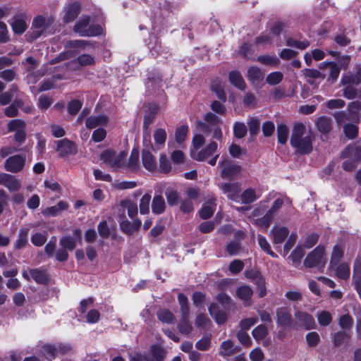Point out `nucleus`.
<instances>
[{
    "instance_id": "13",
    "label": "nucleus",
    "mask_w": 361,
    "mask_h": 361,
    "mask_svg": "<svg viewBox=\"0 0 361 361\" xmlns=\"http://www.w3.org/2000/svg\"><path fill=\"white\" fill-rule=\"evenodd\" d=\"M219 305L216 302H212L208 307V311L209 314L213 317L215 322L221 325L226 322L228 319V314L226 311L219 310Z\"/></svg>"
},
{
    "instance_id": "55",
    "label": "nucleus",
    "mask_w": 361,
    "mask_h": 361,
    "mask_svg": "<svg viewBox=\"0 0 361 361\" xmlns=\"http://www.w3.org/2000/svg\"><path fill=\"white\" fill-rule=\"evenodd\" d=\"M247 133L246 125L240 121H236L233 125V135L238 139L243 138Z\"/></svg>"
},
{
    "instance_id": "56",
    "label": "nucleus",
    "mask_w": 361,
    "mask_h": 361,
    "mask_svg": "<svg viewBox=\"0 0 361 361\" xmlns=\"http://www.w3.org/2000/svg\"><path fill=\"white\" fill-rule=\"evenodd\" d=\"M189 128L187 125H182L176 128L175 130V140L177 143H183L187 137Z\"/></svg>"
},
{
    "instance_id": "49",
    "label": "nucleus",
    "mask_w": 361,
    "mask_h": 361,
    "mask_svg": "<svg viewBox=\"0 0 361 361\" xmlns=\"http://www.w3.org/2000/svg\"><path fill=\"white\" fill-rule=\"evenodd\" d=\"M286 44L288 47H295L300 50H304L310 45V43L306 39H303L302 41H298L293 37H288L286 40Z\"/></svg>"
},
{
    "instance_id": "53",
    "label": "nucleus",
    "mask_w": 361,
    "mask_h": 361,
    "mask_svg": "<svg viewBox=\"0 0 361 361\" xmlns=\"http://www.w3.org/2000/svg\"><path fill=\"white\" fill-rule=\"evenodd\" d=\"M151 42L149 43V49L151 54L154 58H157L161 55L164 52L163 47L161 46V42L158 37H154V45L150 46Z\"/></svg>"
},
{
    "instance_id": "28",
    "label": "nucleus",
    "mask_w": 361,
    "mask_h": 361,
    "mask_svg": "<svg viewBox=\"0 0 361 361\" xmlns=\"http://www.w3.org/2000/svg\"><path fill=\"white\" fill-rule=\"evenodd\" d=\"M341 157L343 158L353 157L361 162V145H348L342 152Z\"/></svg>"
},
{
    "instance_id": "52",
    "label": "nucleus",
    "mask_w": 361,
    "mask_h": 361,
    "mask_svg": "<svg viewBox=\"0 0 361 361\" xmlns=\"http://www.w3.org/2000/svg\"><path fill=\"white\" fill-rule=\"evenodd\" d=\"M23 128H26V122L22 119H13L7 123V130L8 133L16 132Z\"/></svg>"
},
{
    "instance_id": "19",
    "label": "nucleus",
    "mask_w": 361,
    "mask_h": 361,
    "mask_svg": "<svg viewBox=\"0 0 361 361\" xmlns=\"http://www.w3.org/2000/svg\"><path fill=\"white\" fill-rule=\"evenodd\" d=\"M142 224L140 219H135L131 223L128 220H123L120 222V228L123 233L128 235H133L135 231H138Z\"/></svg>"
},
{
    "instance_id": "46",
    "label": "nucleus",
    "mask_w": 361,
    "mask_h": 361,
    "mask_svg": "<svg viewBox=\"0 0 361 361\" xmlns=\"http://www.w3.org/2000/svg\"><path fill=\"white\" fill-rule=\"evenodd\" d=\"M289 130L285 123H281L277 126V138L278 142L285 145L287 142Z\"/></svg>"
},
{
    "instance_id": "14",
    "label": "nucleus",
    "mask_w": 361,
    "mask_h": 361,
    "mask_svg": "<svg viewBox=\"0 0 361 361\" xmlns=\"http://www.w3.org/2000/svg\"><path fill=\"white\" fill-rule=\"evenodd\" d=\"M11 25L12 30L15 34L22 35L24 33L27 28V25L25 22V14H16L13 18V22Z\"/></svg>"
},
{
    "instance_id": "43",
    "label": "nucleus",
    "mask_w": 361,
    "mask_h": 361,
    "mask_svg": "<svg viewBox=\"0 0 361 361\" xmlns=\"http://www.w3.org/2000/svg\"><path fill=\"white\" fill-rule=\"evenodd\" d=\"M157 317L163 323L173 324L175 321V316L167 309H160L157 312Z\"/></svg>"
},
{
    "instance_id": "6",
    "label": "nucleus",
    "mask_w": 361,
    "mask_h": 361,
    "mask_svg": "<svg viewBox=\"0 0 361 361\" xmlns=\"http://www.w3.org/2000/svg\"><path fill=\"white\" fill-rule=\"evenodd\" d=\"M276 323L278 326L286 329L293 327V320L290 310L286 307L276 309Z\"/></svg>"
},
{
    "instance_id": "60",
    "label": "nucleus",
    "mask_w": 361,
    "mask_h": 361,
    "mask_svg": "<svg viewBox=\"0 0 361 361\" xmlns=\"http://www.w3.org/2000/svg\"><path fill=\"white\" fill-rule=\"evenodd\" d=\"M258 243L260 248L267 255L273 258L278 257V255L271 250L270 245L264 236L259 235Z\"/></svg>"
},
{
    "instance_id": "17",
    "label": "nucleus",
    "mask_w": 361,
    "mask_h": 361,
    "mask_svg": "<svg viewBox=\"0 0 361 361\" xmlns=\"http://www.w3.org/2000/svg\"><path fill=\"white\" fill-rule=\"evenodd\" d=\"M80 12V5L78 2H73L69 4L65 10L63 21L69 23L75 20Z\"/></svg>"
},
{
    "instance_id": "9",
    "label": "nucleus",
    "mask_w": 361,
    "mask_h": 361,
    "mask_svg": "<svg viewBox=\"0 0 361 361\" xmlns=\"http://www.w3.org/2000/svg\"><path fill=\"white\" fill-rule=\"evenodd\" d=\"M290 145L295 149L296 152L301 154H309L312 152V137L307 135Z\"/></svg>"
},
{
    "instance_id": "2",
    "label": "nucleus",
    "mask_w": 361,
    "mask_h": 361,
    "mask_svg": "<svg viewBox=\"0 0 361 361\" xmlns=\"http://www.w3.org/2000/svg\"><path fill=\"white\" fill-rule=\"evenodd\" d=\"M166 350L159 344H152L147 353H135L130 357L129 361H164Z\"/></svg>"
},
{
    "instance_id": "40",
    "label": "nucleus",
    "mask_w": 361,
    "mask_h": 361,
    "mask_svg": "<svg viewBox=\"0 0 361 361\" xmlns=\"http://www.w3.org/2000/svg\"><path fill=\"white\" fill-rule=\"evenodd\" d=\"M139 156L140 152L138 148L133 147L128 162L126 164V167L130 169L132 171L136 170L139 164Z\"/></svg>"
},
{
    "instance_id": "61",
    "label": "nucleus",
    "mask_w": 361,
    "mask_h": 361,
    "mask_svg": "<svg viewBox=\"0 0 361 361\" xmlns=\"http://www.w3.org/2000/svg\"><path fill=\"white\" fill-rule=\"evenodd\" d=\"M274 216L268 212L261 218L255 220V225L259 228H267L271 224Z\"/></svg>"
},
{
    "instance_id": "8",
    "label": "nucleus",
    "mask_w": 361,
    "mask_h": 361,
    "mask_svg": "<svg viewBox=\"0 0 361 361\" xmlns=\"http://www.w3.org/2000/svg\"><path fill=\"white\" fill-rule=\"evenodd\" d=\"M219 165L221 166V176L223 178H231L238 175L241 171V166L238 164H233L228 160L224 159L219 162Z\"/></svg>"
},
{
    "instance_id": "10",
    "label": "nucleus",
    "mask_w": 361,
    "mask_h": 361,
    "mask_svg": "<svg viewBox=\"0 0 361 361\" xmlns=\"http://www.w3.org/2000/svg\"><path fill=\"white\" fill-rule=\"evenodd\" d=\"M0 185L5 186L11 192L18 191L21 183L14 176L2 173H0Z\"/></svg>"
},
{
    "instance_id": "54",
    "label": "nucleus",
    "mask_w": 361,
    "mask_h": 361,
    "mask_svg": "<svg viewBox=\"0 0 361 361\" xmlns=\"http://www.w3.org/2000/svg\"><path fill=\"white\" fill-rule=\"evenodd\" d=\"M269 334L267 327L264 324H259L252 331V335L256 341H261L267 337Z\"/></svg>"
},
{
    "instance_id": "57",
    "label": "nucleus",
    "mask_w": 361,
    "mask_h": 361,
    "mask_svg": "<svg viewBox=\"0 0 361 361\" xmlns=\"http://www.w3.org/2000/svg\"><path fill=\"white\" fill-rule=\"evenodd\" d=\"M75 55V51H72V50H67V51H62L59 54H58L56 57L51 59L49 61V64L54 65L61 61L70 59L74 57Z\"/></svg>"
},
{
    "instance_id": "34",
    "label": "nucleus",
    "mask_w": 361,
    "mask_h": 361,
    "mask_svg": "<svg viewBox=\"0 0 361 361\" xmlns=\"http://www.w3.org/2000/svg\"><path fill=\"white\" fill-rule=\"evenodd\" d=\"M351 337V334L348 331H339L334 334L333 337V343L335 347H339L342 344L347 343L350 338Z\"/></svg>"
},
{
    "instance_id": "20",
    "label": "nucleus",
    "mask_w": 361,
    "mask_h": 361,
    "mask_svg": "<svg viewBox=\"0 0 361 361\" xmlns=\"http://www.w3.org/2000/svg\"><path fill=\"white\" fill-rule=\"evenodd\" d=\"M361 110V102L354 101L350 102L348 106V120L358 123L360 122Z\"/></svg>"
},
{
    "instance_id": "37",
    "label": "nucleus",
    "mask_w": 361,
    "mask_h": 361,
    "mask_svg": "<svg viewBox=\"0 0 361 361\" xmlns=\"http://www.w3.org/2000/svg\"><path fill=\"white\" fill-rule=\"evenodd\" d=\"M252 295L253 290L247 285L240 286L236 289L237 297L243 301H249Z\"/></svg>"
},
{
    "instance_id": "26",
    "label": "nucleus",
    "mask_w": 361,
    "mask_h": 361,
    "mask_svg": "<svg viewBox=\"0 0 361 361\" xmlns=\"http://www.w3.org/2000/svg\"><path fill=\"white\" fill-rule=\"evenodd\" d=\"M159 106L157 104L150 105L143 118L142 128L147 130L149 126L154 122L158 113Z\"/></svg>"
},
{
    "instance_id": "51",
    "label": "nucleus",
    "mask_w": 361,
    "mask_h": 361,
    "mask_svg": "<svg viewBox=\"0 0 361 361\" xmlns=\"http://www.w3.org/2000/svg\"><path fill=\"white\" fill-rule=\"evenodd\" d=\"M177 298L180 305V314H190V307L188 297L184 293H180L178 294Z\"/></svg>"
},
{
    "instance_id": "25",
    "label": "nucleus",
    "mask_w": 361,
    "mask_h": 361,
    "mask_svg": "<svg viewBox=\"0 0 361 361\" xmlns=\"http://www.w3.org/2000/svg\"><path fill=\"white\" fill-rule=\"evenodd\" d=\"M69 204L66 202L61 200L56 205L44 209L42 214L46 216H57L61 212L67 210Z\"/></svg>"
},
{
    "instance_id": "48",
    "label": "nucleus",
    "mask_w": 361,
    "mask_h": 361,
    "mask_svg": "<svg viewBox=\"0 0 361 361\" xmlns=\"http://www.w3.org/2000/svg\"><path fill=\"white\" fill-rule=\"evenodd\" d=\"M103 28L99 24L90 25L81 34V37H97L102 34Z\"/></svg>"
},
{
    "instance_id": "38",
    "label": "nucleus",
    "mask_w": 361,
    "mask_h": 361,
    "mask_svg": "<svg viewBox=\"0 0 361 361\" xmlns=\"http://www.w3.org/2000/svg\"><path fill=\"white\" fill-rule=\"evenodd\" d=\"M316 126L317 130L322 133H328L331 130V118L326 116H321L318 118Z\"/></svg>"
},
{
    "instance_id": "35",
    "label": "nucleus",
    "mask_w": 361,
    "mask_h": 361,
    "mask_svg": "<svg viewBox=\"0 0 361 361\" xmlns=\"http://www.w3.org/2000/svg\"><path fill=\"white\" fill-rule=\"evenodd\" d=\"M42 352L43 355L48 361H52L56 357V345L46 343L42 346Z\"/></svg>"
},
{
    "instance_id": "27",
    "label": "nucleus",
    "mask_w": 361,
    "mask_h": 361,
    "mask_svg": "<svg viewBox=\"0 0 361 361\" xmlns=\"http://www.w3.org/2000/svg\"><path fill=\"white\" fill-rule=\"evenodd\" d=\"M228 80L230 83L240 90H245L246 83L238 71H231L228 73Z\"/></svg>"
},
{
    "instance_id": "23",
    "label": "nucleus",
    "mask_w": 361,
    "mask_h": 361,
    "mask_svg": "<svg viewBox=\"0 0 361 361\" xmlns=\"http://www.w3.org/2000/svg\"><path fill=\"white\" fill-rule=\"evenodd\" d=\"M142 161L143 166L149 171L154 172L157 169L155 157L149 149H143L142 151Z\"/></svg>"
},
{
    "instance_id": "1",
    "label": "nucleus",
    "mask_w": 361,
    "mask_h": 361,
    "mask_svg": "<svg viewBox=\"0 0 361 361\" xmlns=\"http://www.w3.org/2000/svg\"><path fill=\"white\" fill-rule=\"evenodd\" d=\"M326 264L325 247L322 245H317L305 258L303 264L306 268H317L320 271Z\"/></svg>"
},
{
    "instance_id": "16",
    "label": "nucleus",
    "mask_w": 361,
    "mask_h": 361,
    "mask_svg": "<svg viewBox=\"0 0 361 361\" xmlns=\"http://www.w3.org/2000/svg\"><path fill=\"white\" fill-rule=\"evenodd\" d=\"M220 190L227 194L228 198L235 200L240 192V184L238 182L224 183L219 185Z\"/></svg>"
},
{
    "instance_id": "24",
    "label": "nucleus",
    "mask_w": 361,
    "mask_h": 361,
    "mask_svg": "<svg viewBox=\"0 0 361 361\" xmlns=\"http://www.w3.org/2000/svg\"><path fill=\"white\" fill-rule=\"evenodd\" d=\"M32 279L40 285H47L49 282V277L47 271L39 268L30 269L29 270Z\"/></svg>"
},
{
    "instance_id": "39",
    "label": "nucleus",
    "mask_w": 361,
    "mask_h": 361,
    "mask_svg": "<svg viewBox=\"0 0 361 361\" xmlns=\"http://www.w3.org/2000/svg\"><path fill=\"white\" fill-rule=\"evenodd\" d=\"M305 126L302 123H297L294 125L293 133L290 136V144L295 142L299 139L304 137L305 133Z\"/></svg>"
},
{
    "instance_id": "62",
    "label": "nucleus",
    "mask_w": 361,
    "mask_h": 361,
    "mask_svg": "<svg viewBox=\"0 0 361 361\" xmlns=\"http://www.w3.org/2000/svg\"><path fill=\"white\" fill-rule=\"evenodd\" d=\"M82 106V102L79 99L71 100L67 104V111L71 116H75Z\"/></svg>"
},
{
    "instance_id": "47",
    "label": "nucleus",
    "mask_w": 361,
    "mask_h": 361,
    "mask_svg": "<svg viewBox=\"0 0 361 361\" xmlns=\"http://www.w3.org/2000/svg\"><path fill=\"white\" fill-rule=\"evenodd\" d=\"M90 22V16H82L81 18H80L75 24L73 27V31L77 32L81 36L85 30H86Z\"/></svg>"
},
{
    "instance_id": "63",
    "label": "nucleus",
    "mask_w": 361,
    "mask_h": 361,
    "mask_svg": "<svg viewBox=\"0 0 361 361\" xmlns=\"http://www.w3.org/2000/svg\"><path fill=\"white\" fill-rule=\"evenodd\" d=\"M192 300L196 307L202 308L206 301V294L201 291H195L192 295Z\"/></svg>"
},
{
    "instance_id": "18",
    "label": "nucleus",
    "mask_w": 361,
    "mask_h": 361,
    "mask_svg": "<svg viewBox=\"0 0 361 361\" xmlns=\"http://www.w3.org/2000/svg\"><path fill=\"white\" fill-rule=\"evenodd\" d=\"M295 317L305 329L310 330L316 328L314 319L310 314L303 311H297L295 313Z\"/></svg>"
},
{
    "instance_id": "41",
    "label": "nucleus",
    "mask_w": 361,
    "mask_h": 361,
    "mask_svg": "<svg viewBox=\"0 0 361 361\" xmlns=\"http://www.w3.org/2000/svg\"><path fill=\"white\" fill-rule=\"evenodd\" d=\"M76 245L75 239L69 235H64L59 240V245L61 247L68 251H73L75 248Z\"/></svg>"
},
{
    "instance_id": "31",
    "label": "nucleus",
    "mask_w": 361,
    "mask_h": 361,
    "mask_svg": "<svg viewBox=\"0 0 361 361\" xmlns=\"http://www.w3.org/2000/svg\"><path fill=\"white\" fill-rule=\"evenodd\" d=\"M190 314L181 315V319L177 325L178 331L184 335H188L191 333L192 326L189 321Z\"/></svg>"
},
{
    "instance_id": "11",
    "label": "nucleus",
    "mask_w": 361,
    "mask_h": 361,
    "mask_svg": "<svg viewBox=\"0 0 361 361\" xmlns=\"http://www.w3.org/2000/svg\"><path fill=\"white\" fill-rule=\"evenodd\" d=\"M302 71L304 76L307 78V82L311 86L318 87L320 82L325 78V75L317 69L304 68Z\"/></svg>"
},
{
    "instance_id": "3",
    "label": "nucleus",
    "mask_w": 361,
    "mask_h": 361,
    "mask_svg": "<svg viewBox=\"0 0 361 361\" xmlns=\"http://www.w3.org/2000/svg\"><path fill=\"white\" fill-rule=\"evenodd\" d=\"M56 142V152H59V157L65 159L68 156H75L77 154L78 149L75 142L63 138L58 140Z\"/></svg>"
},
{
    "instance_id": "44",
    "label": "nucleus",
    "mask_w": 361,
    "mask_h": 361,
    "mask_svg": "<svg viewBox=\"0 0 361 361\" xmlns=\"http://www.w3.org/2000/svg\"><path fill=\"white\" fill-rule=\"evenodd\" d=\"M216 300L221 305V306L226 311H230L233 303L231 297L224 292L218 293L216 296Z\"/></svg>"
},
{
    "instance_id": "32",
    "label": "nucleus",
    "mask_w": 361,
    "mask_h": 361,
    "mask_svg": "<svg viewBox=\"0 0 361 361\" xmlns=\"http://www.w3.org/2000/svg\"><path fill=\"white\" fill-rule=\"evenodd\" d=\"M166 204L161 195H155L152 202V210L154 214H161L164 212Z\"/></svg>"
},
{
    "instance_id": "4",
    "label": "nucleus",
    "mask_w": 361,
    "mask_h": 361,
    "mask_svg": "<svg viewBox=\"0 0 361 361\" xmlns=\"http://www.w3.org/2000/svg\"><path fill=\"white\" fill-rule=\"evenodd\" d=\"M25 165V157L21 154H16L9 157L5 161L6 171L16 173L21 171Z\"/></svg>"
},
{
    "instance_id": "36",
    "label": "nucleus",
    "mask_w": 361,
    "mask_h": 361,
    "mask_svg": "<svg viewBox=\"0 0 361 361\" xmlns=\"http://www.w3.org/2000/svg\"><path fill=\"white\" fill-rule=\"evenodd\" d=\"M259 198V195H256L255 190L252 188L245 189L240 195L241 202L245 204H251Z\"/></svg>"
},
{
    "instance_id": "22",
    "label": "nucleus",
    "mask_w": 361,
    "mask_h": 361,
    "mask_svg": "<svg viewBox=\"0 0 361 361\" xmlns=\"http://www.w3.org/2000/svg\"><path fill=\"white\" fill-rule=\"evenodd\" d=\"M30 228L22 227L19 229L17 239L13 243V249L19 250L24 248L28 244V235Z\"/></svg>"
},
{
    "instance_id": "64",
    "label": "nucleus",
    "mask_w": 361,
    "mask_h": 361,
    "mask_svg": "<svg viewBox=\"0 0 361 361\" xmlns=\"http://www.w3.org/2000/svg\"><path fill=\"white\" fill-rule=\"evenodd\" d=\"M167 134L165 129L159 128L154 130V140L157 145L164 146L166 140Z\"/></svg>"
},
{
    "instance_id": "5",
    "label": "nucleus",
    "mask_w": 361,
    "mask_h": 361,
    "mask_svg": "<svg viewBox=\"0 0 361 361\" xmlns=\"http://www.w3.org/2000/svg\"><path fill=\"white\" fill-rule=\"evenodd\" d=\"M264 72L257 66H250L247 70V78L255 89L264 85Z\"/></svg>"
},
{
    "instance_id": "58",
    "label": "nucleus",
    "mask_w": 361,
    "mask_h": 361,
    "mask_svg": "<svg viewBox=\"0 0 361 361\" xmlns=\"http://www.w3.org/2000/svg\"><path fill=\"white\" fill-rule=\"evenodd\" d=\"M305 255V252L302 249V247L300 246H297L291 252L290 255V258L291 259L293 262V264L295 267H298L302 259V257Z\"/></svg>"
},
{
    "instance_id": "12",
    "label": "nucleus",
    "mask_w": 361,
    "mask_h": 361,
    "mask_svg": "<svg viewBox=\"0 0 361 361\" xmlns=\"http://www.w3.org/2000/svg\"><path fill=\"white\" fill-rule=\"evenodd\" d=\"M217 148V143L214 141H212L197 153H192V157L196 161H202L216 152Z\"/></svg>"
},
{
    "instance_id": "15",
    "label": "nucleus",
    "mask_w": 361,
    "mask_h": 361,
    "mask_svg": "<svg viewBox=\"0 0 361 361\" xmlns=\"http://www.w3.org/2000/svg\"><path fill=\"white\" fill-rule=\"evenodd\" d=\"M216 201L215 197H211L202 205L199 211V215L202 219L206 220L213 216L216 207Z\"/></svg>"
},
{
    "instance_id": "50",
    "label": "nucleus",
    "mask_w": 361,
    "mask_h": 361,
    "mask_svg": "<svg viewBox=\"0 0 361 361\" xmlns=\"http://www.w3.org/2000/svg\"><path fill=\"white\" fill-rule=\"evenodd\" d=\"M286 44L288 47H295L300 50H304L310 45V43L306 39H303L302 41H298L293 37H288L286 40Z\"/></svg>"
},
{
    "instance_id": "42",
    "label": "nucleus",
    "mask_w": 361,
    "mask_h": 361,
    "mask_svg": "<svg viewBox=\"0 0 361 361\" xmlns=\"http://www.w3.org/2000/svg\"><path fill=\"white\" fill-rule=\"evenodd\" d=\"M247 126L250 137L255 139L259 133V120L257 117H251L247 121Z\"/></svg>"
},
{
    "instance_id": "59",
    "label": "nucleus",
    "mask_w": 361,
    "mask_h": 361,
    "mask_svg": "<svg viewBox=\"0 0 361 361\" xmlns=\"http://www.w3.org/2000/svg\"><path fill=\"white\" fill-rule=\"evenodd\" d=\"M338 324L343 330L350 332L353 324V319L349 314H343L339 318Z\"/></svg>"
},
{
    "instance_id": "29",
    "label": "nucleus",
    "mask_w": 361,
    "mask_h": 361,
    "mask_svg": "<svg viewBox=\"0 0 361 361\" xmlns=\"http://www.w3.org/2000/svg\"><path fill=\"white\" fill-rule=\"evenodd\" d=\"M109 121V118L105 115L91 116L87 118L85 126L89 129L94 128L99 126H105Z\"/></svg>"
},
{
    "instance_id": "30",
    "label": "nucleus",
    "mask_w": 361,
    "mask_h": 361,
    "mask_svg": "<svg viewBox=\"0 0 361 361\" xmlns=\"http://www.w3.org/2000/svg\"><path fill=\"white\" fill-rule=\"evenodd\" d=\"M344 256V247L340 245H335L333 247L331 259L329 262V266L331 268H334L336 265H338L341 261V259Z\"/></svg>"
},
{
    "instance_id": "33",
    "label": "nucleus",
    "mask_w": 361,
    "mask_h": 361,
    "mask_svg": "<svg viewBox=\"0 0 361 361\" xmlns=\"http://www.w3.org/2000/svg\"><path fill=\"white\" fill-rule=\"evenodd\" d=\"M336 276L342 280H348L350 275V268L347 262H342L336 266Z\"/></svg>"
},
{
    "instance_id": "45",
    "label": "nucleus",
    "mask_w": 361,
    "mask_h": 361,
    "mask_svg": "<svg viewBox=\"0 0 361 361\" xmlns=\"http://www.w3.org/2000/svg\"><path fill=\"white\" fill-rule=\"evenodd\" d=\"M359 128L356 123H348L343 126V133L348 140H354L358 135Z\"/></svg>"
},
{
    "instance_id": "7",
    "label": "nucleus",
    "mask_w": 361,
    "mask_h": 361,
    "mask_svg": "<svg viewBox=\"0 0 361 361\" xmlns=\"http://www.w3.org/2000/svg\"><path fill=\"white\" fill-rule=\"evenodd\" d=\"M55 22V18L50 15H37L34 17L32 22V27L36 30H41L46 32L49 28L52 27Z\"/></svg>"
},
{
    "instance_id": "21",
    "label": "nucleus",
    "mask_w": 361,
    "mask_h": 361,
    "mask_svg": "<svg viewBox=\"0 0 361 361\" xmlns=\"http://www.w3.org/2000/svg\"><path fill=\"white\" fill-rule=\"evenodd\" d=\"M274 244H281L289 235V229L286 226H274L271 231Z\"/></svg>"
}]
</instances>
